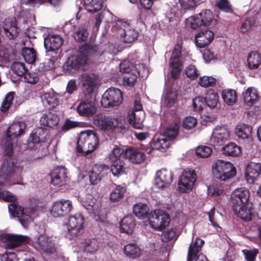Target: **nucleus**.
I'll return each mask as SVG.
<instances>
[{"label": "nucleus", "instance_id": "1", "mask_svg": "<svg viewBox=\"0 0 261 261\" xmlns=\"http://www.w3.org/2000/svg\"><path fill=\"white\" fill-rule=\"evenodd\" d=\"M103 50L97 45L84 46L81 48V53L77 56L69 57L63 66L64 71L67 74L75 73L83 65L88 62L90 58H96L102 55Z\"/></svg>", "mask_w": 261, "mask_h": 261}, {"label": "nucleus", "instance_id": "2", "mask_svg": "<svg viewBox=\"0 0 261 261\" xmlns=\"http://www.w3.org/2000/svg\"><path fill=\"white\" fill-rule=\"evenodd\" d=\"M25 129V124L23 122H17L12 124L7 130V134L2 140V149L4 155L11 156L13 154L14 148V140L12 137L15 138L21 136L24 133Z\"/></svg>", "mask_w": 261, "mask_h": 261}, {"label": "nucleus", "instance_id": "3", "mask_svg": "<svg viewBox=\"0 0 261 261\" xmlns=\"http://www.w3.org/2000/svg\"><path fill=\"white\" fill-rule=\"evenodd\" d=\"M99 139L94 130H87L82 132L77 142V150L84 154L94 151L98 147Z\"/></svg>", "mask_w": 261, "mask_h": 261}, {"label": "nucleus", "instance_id": "4", "mask_svg": "<svg viewBox=\"0 0 261 261\" xmlns=\"http://www.w3.org/2000/svg\"><path fill=\"white\" fill-rule=\"evenodd\" d=\"M215 177L225 181L234 177L236 174V168L230 162L221 160H217L212 167Z\"/></svg>", "mask_w": 261, "mask_h": 261}, {"label": "nucleus", "instance_id": "5", "mask_svg": "<svg viewBox=\"0 0 261 261\" xmlns=\"http://www.w3.org/2000/svg\"><path fill=\"white\" fill-rule=\"evenodd\" d=\"M84 222L85 219L81 214L70 216L68 222L65 224L67 229L66 238L71 240L81 235L84 232Z\"/></svg>", "mask_w": 261, "mask_h": 261}, {"label": "nucleus", "instance_id": "6", "mask_svg": "<svg viewBox=\"0 0 261 261\" xmlns=\"http://www.w3.org/2000/svg\"><path fill=\"white\" fill-rule=\"evenodd\" d=\"M9 212L13 217H17L21 224L25 227L32 219L35 217L36 208H26L24 209L16 203H10L8 205Z\"/></svg>", "mask_w": 261, "mask_h": 261}, {"label": "nucleus", "instance_id": "7", "mask_svg": "<svg viewBox=\"0 0 261 261\" xmlns=\"http://www.w3.org/2000/svg\"><path fill=\"white\" fill-rule=\"evenodd\" d=\"M195 171L191 169L184 170L179 177L178 189L182 193H188L192 190L197 180Z\"/></svg>", "mask_w": 261, "mask_h": 261}, {"label": "nucleus", "instance_id": "8", "mask_svg": "<svg viewBox=\"0 0 261 261\" xmlns=\"http://www.w3.org/2000/svg\"><path fill=\"white\" fill-rule=\"evenodd\" d=\"M129 123L135 128L141 129L145 119V113L139 99H136L134 103V110L129 111L127 113Z\"/></svg>", "mask_w": 261, "mask_h": 261}, {"label": "nucleus", "instance_id": "9", "mask_svg": "<svg viewBox=\"0 0 261 261\" xmlns=\"http://www.w3.org/2000/svg\"><path fill=\"white\" fill-rule=\"evenodd\" d=\"M123 120L121 117H108L102 114L95 115L93 117L94 124L101 129L108 130L114 127H121L122 121Z\"/></svg>", "mask_w": 261, "mask_h": 261}, {"label": "nucleus", "instance_id": "10", "mask_svg": "<svg viewBox=\"0 0 261 261\" xmlns=\"http://www.w3.org/2000/svg\"><path fill=\"white\" fill-rule=\"evenodd\" d=\"M122 99V94L119 89L110 88L103 94L101 104L104 108L113 107L119 105Z\"/></svg>", "mask_w": 261, "mask_h": 261}, {"label": "nucleus", "instance_id": "11", "mask_svg": "<svg viewBox=\"0 0 261 261\" xmlns=\"http://www.w3.org/2000/svg\"><path fill=\"white\" fill-rule=\"evenodd\" d=\"M119 27L118 33L120 35L122 41L129 43L136 40L138 36V32L135 28L133 23L125 21H119L117 23Z\"/></svg>", "mask_w": 261, "mask_h": 261}, {"label": "nucleus", "instance_id": "12", "mask_svg": "<svg viewBox=\"0 0 261 261\" xmlns=\"http://www.w3.org/2000/svg\"><path fill=\"white\" fill-rule=\"evenodd\" d=\"M149 223L151 227L158 230H162L167 227L170 221L169 215L161 210H155L151 214Z\"/></svg>", "mask_w": 261, "mask_h": 261}, {"label": "nucleus", "instance_id": "13", "mask_svg": "<svg viewBox=\"0 0 261 261\" xmlns=\"http://www.w3.org/2000/svg\"><path fill=\"white\" fill-rule=\"evenodd\" d=\"M79 81L84 93L91 96L97 86L99 79L98 76L94 73H84L79 77Z\"/></svg>", "mask_w": 261, "mask_h": 261}, {"label": "nucleus", "instance_id": "14", "mask_svg": "<svg viewBox=\"0 0 261 261\" xmlns=\"http://www.w3.org/2000/svg\"><path fill=\"white\" fill-rule=\"evenodd\" d=\"M72 208L71 201L63 199L54 202L49 208V213L54 217H61L68 214Z\"/></svg>", "mask_w": 261, "mask_h": 261}, {"label": "nucleus", "instance_id": "15", "mask_svg": "<svg viewBox=\"0 0 261 261\" xmlns=\"http://www.w3.org/2000/svg\"><path fill=\"white\" fill-rule=\"evenodd\" d=\"M173 181L172 172L166 169L163 168L158 170L154 177V186L161 190L169 187Z\"/></svg>", "mask_w": 261, "mask_h": 261}, {"label": "nucleus", "instance_id": "16", "mask_svg": "<svg viewBox=\"0 0 261 261\" xmlns=\"http://www.w3.org/2000/svg\"><path fill=\"white\" fill-rule=\"evenodd\" d=\"M181 52V45L177 44L175 45L169 64L171 68V76L173 79H177L182 69V63L180 59Z\"/></svg>", "mask_w": 261, "mask_h": 261}, {"label": "nucleus", "instance_id": "17", "mask_svg": "<svg viewBox=\"0 0 261 261\" xmlns=\"http://www.w3.org/2000/svg\"><path fill=\"white\" fill-rule=\"evenodd\" d=\"M229 137V133L227 128L222 126H216L213 129L210 142L214 146H219L228 140Z\"/></svg>", "mask_w": 261, "mask_h": 261}, {"label": "nucleus", "instance_id": "18", "mask_svg": "<svg viewBox=\"0 0 261 261\" xmlns=\"http://www.w3.org/2000/svg\"><path fill=\"white\" fill-rule=\"evenodd\" d=\"M2 241L8 242L7 247L13 248L18 246L28 243L30 238L26 236L16 235L9 233H3L1 236Z\"/></svg>", "mask_w": 261, "mask_h": 261}, {"label": "nucleus", "instance_id": "19", "mask_svg": "<svg viewBox=\"0 0 261 261\" xmlns=\"http://www.w3.org/2000/svg\"><path fill=\"white\" fill-rule=\"evenodd\" d=\"M203 243L204 241L201 239H196L194 243L189 247L187 261H208L205 255L202 254L196 256Z\"/></svg>", "mask_w": 261, "mask_h": 261}, {"label": "nucleus", "instance_id": "20", "mask_svg": "<svg viewBox=\"0 0 261 261\" xmlns=\"http://www.w3.org/2000/svg\"><path fill=\"white\" fill-rule=\"evenodd\" d=\"M67 169L63 167L55 168L50 174L51 183L54 186L60 187L66 185L68 181Z\"/></svg>", "mask_w": 261, "mask_h": 261}, {"label": "nucleus", "instance_id": "21", "mask_svg": "<svg viewBox=\"0 0 261 261\" xmlns=\"http://www.w3.org/2000/svg\"><path fill=\"white\" fill-rule=\"evenodd\" d=\"M3 27L4 33L6 37L10 39L16 38L19 33V29L17 27V22L14 18H8L3 22Z\"/></svg>", "mask_w": 261, "mask_h": 261}, {"label": "nucleus", "instance_id": "22", "mask_svg": "<svg viewBox=\"0 0 261 261\" xmlns=\"http://www.w3.org/2000/svg\"><path fill=\"white\" fill-rule=\"evenodd\" d=\"M215 37V34L211 30L202 29L195 35V43L200 48L205 47L210 44Z\"/></svg>", "mask_w": 261, "mask_h": 261}, {"label": "nucleus", "instance_id": "23", "mask_svg": "<svg viewBox=\"0 0 261 261\" xmlns=\"http://www.w3.org/2000/svg\"><path fill=\"white\" fill-rule=\"evenodd\" d=\"M249 197V192L246 188H240L235 189L231 194L232 206L246 204L248 202Z\"/></svg>", "mask_w": 261, "mask_h": 261}, {"label": "nucleus", "instance_id": "24", "mask_svg": "<svg viewBox=\"0 0 261 261\" xmlns=\"http://www.w3.org/2000/svg\"><path fill=\"white\" fill-rule=\"evenodd\" d=\"M52 238L45 235H41L36 242L35 246L46 253H53L56 249L55 242Z\"/></svg>", "mask_w": 261, "mask_h": 261}, {"label": "nucleus", "instance_id": "25", "mask_svg": "<svg viewBox=\"0 0 261 261\" xmlns=\"http://www.w3.org/2000/svg\"><path fill=\"white\" fill-rule=\"evenodd\" d=\"M77 113L82 116L89 117L96 112V108L94 102L85 100L81 101L76 108Z\"/></svg>", "mask_w": 261, "mask_h": 261}, {"label": "nucleus", "instance_id": "26", "mask_svg": "<svg viewBox=\"0 0 261 261\" xmlns=\"http://www.w3.org/2000/svg\"><path fill=\"white\" fill-rule=\"evenodd\" d=\"M109 167L103 165H95L89 172V179L92 184L95 185L107 174Z\"/></svg>", "mask_w": 261, "mask_h": 261}, {"label": "nucleus", "instance_id": "27", "mask_svg": "<svg viewBox=\"0 0 261 261\" xmlns=\"http://www.w3.org/2000/svg\"><path fill=\"white\" fill-rule=\"evenodd\" d=\"M261 171V165L254 162L250 163L247 166L245 178L249 184H253L257 179Z\"/></svg>", "mask_w": 261, "mask_h": 261}, {"label": "nucleus", "instance_id": "28", "mask_svg": "<svg viewBox=\"0 0 261 261\" xmlns=\"http://www.w3.org/2000/svg\"><path fill=\"white\" fill-rule=\"evenodd\" d=\"M62 43V39L57 35H49L44 39V45L47 51L58 50Z\"/></svg>", "mask_w": 261, "mask_h": 261}, {"label": "nucleus", "instance_id": "29", "mask_svg": "<svg viewBox=\"0 0 261 261\" xmlns=\"http://www.w3.org/2000/svg\"><path fill=\"white\" fill-rule=\"evenodd\" d=\"M95 199L91 194H87L83 196L81 201L83 205L89 213L96 215L98 213V206L95 204Z\"/></svg>", "mask_w": 261, "mask_h": 261}, {"label": "nucleus", "instance_id": "30", "mask_svg": "<svg viewBox=\"0 0 261 261\" xmlns=\"http://www.w3.org/2000/svg\"><path fill=\"white\" fill-rule=\"evenodd\" d=\"M170 144L171 142L163 134L155 136L152 141L154 148L163 152L168 149Z\"/></svg>", "mask_w": 261, "mask_h": 261}, {"label": "nucleus", "instance_id": "31", "mask_svg": "<svg viewBox=\"0 0 261 261\" xmlns=\"http://www.w3.org/2000/svg\"><path fill=\"white\" fill-rule=\"evenodd\" d=\"M125 154L129 160L134 164H139L144 161L146 158V156L143 152L135 148L126 149Z\"/></svg>", "mask_w": 261, "mask_h": 261}, {"label": "nucleus", "instance_id": "32", "mask_svg": "<svg viewBox=\"0 0 261 261\" xmlns=\"http://www.w3.org/2000/svg\"><path fill=\"white\" fill-rule=\"evenodd\" d=\"M243 97L244 102L248 106H251L256 103L259 98L256 89L253 87L248 88L243 93Z\"/></svg>", "mask_w": 261, "mask_h": 261}, {"label": "nucleus", "instance_id": "33", "mask_svg": "<svg viewBox=\"0 0 261 261\" xmlns=\"http://www.w3.org/2000/svg\"><path fill=\"white\" fill-rule=\"evenodd\" d=\"M135 226L134 218L132 216H125L121 221L120 231L128 234H131L134 230Z\"/></svg>", "mask_w": 261, "mask_h": 261}, {"label": "nucleus", "instance_id": "34", "mask_svg": "<svg viewBox=\"0 0 261 261\" xmlns=\"http://www.w3.org/2000/svg\"><path fill=\"white\" fill-rule=\"evenodd\" d=\"M40 121L41 124L44 126L54 127L59 123V118L55 114L48 113L42 115Z\"/></svg>", "mask_w": 261, "mask_h": 261}, {"label": "nucleus", "instance_id": "35", "mask_svg": "<svg viewBox=\"0 0 261 261\" xmlns=\"http://www.w3.org/2000/svg\"><path fill=\"white\" fill-rule=\"evenodd\" d=\"M42 102L44 106L48 109H52L58 105V99L57 95L53 92L44 93L41 96Z\"/></svg>", "mask_w": 261, "mask_h": 261}, {"label": "nucleus", "instance_id": "36", "mask_svg": "<svg viewBox=\"0 0 261 261\" xmlns=\"http://www.w3.org/2000/svg\"><path fill=\"white\" fill-rule=\"evenodd\" d=\"M236 133L239 138L248 142L252 141V127L249 125L243 124L237 126Z\"/></svg>", "mask_w": 261, "mask_h": 261}, {"label": "nucleus", "instance_id": "37", "mask_svg": "<svg viewBox=\"0 0 261 261\" xmlns=\"http://www.w3.org/2000/svg\"><path fill=\"white\" fill-rule=\"evenodd\" d=\"M241 148L235 143L230 142L225 145L222 149L223 154L231 156H238L241 154Z\"/></svg>", "mask_w": 261, "mask_h": 261}, {"label": "nucleus", "instance_id": "38", "mask_svg": "<svg viewBox=\"0 0 261 261\" xmlns=\"http://www.w3.org/2000/svg\"><path fill=\"white\" fill-rule=\"evenodd\" d=\"M177 97V93L175 90L172 89H167L163 96V102L167 107L170 108L176 102Z\"/></svg>", "mask_w": 261, "mask_h": 261}, {"label": "nucleus", "instance_id": "39", "mask_svg": "<svg viewBox=\"0 0 261 261\" xmlns=\"http://www.w3.org/2000/svg\"><path fill=\"white\" fill-rule=\"evenodd\" d=\"M85 9L89 13H95L102 9L103 0H83Z\"/></svg>", "mask_w": 261, "mask_h": 261}, {"label": "nucleus", "instance_id": "40", "mask_svg": "<svg viewBox=\"0 0 261 261\" xmlns=\"http://www.w3.org/2000/svg\"><path fill=\"white\" fill-rule=\"evenodd\" d=\"M261 64V56L256 51H252L247 57V66L250 69H257Z\"/></svg>", "mask_w": 261, "mask_h": 261}, {"label": "nucleus", "instance_id": "41", "mask_svg": "<svg viewBox=\"0 0 261 261\" xmlns=\"http://www.w3.org/2000/svg\"><path fill=\"white\" fill-rule=\"evenodd\" d=\"M13 166L10 167L8 163L4 162L2 165L0 170V177L4 179H6L9 175V173L13 171L14 172L20 173L22 170V167L20 166L14 165L13 164H12Z\"/></svg>", "mask_w": 261, "mask_h": 261}, {"label": "nucleus", "instance_id": "42", "mask_svg": "<svg viewBox=\"0 0 261 261\" xmlns=\"http://www.w3.org/2000/svg\"><path fill=\"white\" fill-rule=\"evenodd\" d=\"M233 209L235 213L242 219L249 221L251 219V212L245 204L233 206Z\"/></svg>", "mask_w": 261, "mask_h": 261}, {"label": "nucleus", "instance_id": "43", "mask_svg": "<svg viewBox=\"0 0 261 261\" xmlns=\"http://www.w3.org/2000/svg\"><path fill=\"white\" fill-rule=\"evenodd\" d=\"M124 252L127 257L134 259L140 256V249L135 244L130 243L124 246Z\"/></svg>", "mask_w": 261, "mask_h": 261}, {"label": "nucleus", "instance_id": "44", "mask_svg": "<svg viewBox=\"0 0 261 261\" xmlns=\"http://www.w3.org/2000/svg\"><path fill=\"white\" fill-rule=\"evenodd\" d=\"M126 189L121 186H117L111 192L110 199L111 201L115 202L120 200L124 196Z\"/></svg>", "mask_w": 261, "mask_h": 261}, {"label": "nucleus", "instance_id": "45", "mask_svg": "<svg viewBox=\"0 0 261 261\" xmlns=\"http://www.w3.org/2000/svg\"><path fill=\"white\" fill-rule=\"evenodd\" d=\"M222 96L224 102L228 105L234 104L237 100V95L235 90L225 89L222 92Z\"/></svg>", "mask_w": 261, "mask_h": 261}, {"label": "nucleus", "instance_id": "46", "mask_svg": "<svg viewBox=\"0 0 261 261\" xmlns=\"http://www.w3.org/2000/svg\"><path fill=\"white\" fill-rule=\"evenodd\" d=\"M149 211L148 206L144 203H138L133 206L134 214L139 218H143L146 216Z\"/></svg>", "mask_w": 261, "mask_h": 261}, {"label": "nucleus", "instance_id": "47", "mask_svg": "<svg viewBox=\"0 0 261 261\" xmlns=\"http://www.w3.org/2000/svg\"><path fill=\"white\" fill-rule=\"evenodd\" d=\"M178 133V125L173 123L166 128L163 135L171 142V140L174 139L177 137Z\"/></svg>", "mask_w": 261, "mask_h": 261}, {"label": "nucleus", "instance_id": "48", "mask_svg": "<svg viewBox=\"0 0 261 261\" xmlns=\"http://www.w3.org/2000/svg\"><path fill=\"white\" fill-rule=\"evenodd\" d=\"M22 55L25 61L29 64L33 63L36 59V53L33 48H23Z\"/></svg>", "mask_w": 261, "mask_h": 261}, {"label": "nucleus", "instance_id": "49", "mask_svg": "<svg viewBox=\"0 0 261 261\" xmlns=\"http://www.w3.org/2000/svg\"><path fill=\"white\" fill-rule=\"evenodd\" d=\"M202 25V21L198 15L191 16L186 20V26L189 29L195 30Z\"/></svg>", "mask_w": 261, "mask_h": 261}, {"label": "nucleus", "instance_id": "50", "mask_svg": "<svg viewBox=\"0 0 261 261\" xmlns=\"http://www.w3.org/2000/svg\"><path fill=\"white\" fill-rule=\"evenodd\" d=\"M98 248V242L95 239L86 240L83 244V249L86 252L93 253Z\"/></svg>", "mask_w": 261, "mask_h": 261}, {"label": "nucleus", "instance_id": "51", "mask_svg": "<svg viewBox=\"0 0 261 261\" xmlns=\"http://www.w3.org/2000/svg\"><path fill=\"white\" fill-rule=\"evenodd\" d=\"M197 15L202 21V25H208L214 18L212 12L208 10H203Z\"/></svg>", "mask_w": 261, "mask_h": 261}, {"label": "nucleus", "instance_id": "52", "mask_svg": "<svg viewBox=\"0 0 261 261\" xmlns=\"http://www.w3.org/2000/svg\"><path fill=\"white\" fill-rule=\"evenodd\" d=\"M204 99L205 100V105H206L208 107L213 109L217 105L219 95L216 93L210 92L207 94Z\"/></svg>", "mask_w": 261, "mask_h": 261}, {"label": "nucleus", "instance_id": "53", "mask_svg": "<svg viewBox=\"0 0 261 261\" xmlns=\"http://www.w3.org/2000/svg\"><path fill=\"white\" fill-rule=\"evenodd\" d=\"M181 7L184 10H189L197 7L203 2V0H178Z\"/></svg>", "mask_w": 261, "mask_h": 261}, {"label": "nucleus", "instance_id": "54", "mask_svg": "<svg viewBox=\"0 0 261 261\" xmlns=\"http://www.w3.org/2000/svg\"><path fill=\"white\" fill-rule=\"evenodd\" d=\"M111 162L112 164L111 171L114 176H118L124 172V163L122 161Z\"/></svg>", "mask_w": 261, "mask_h": 261}, {"label": "nucleus", "instance_id": "55", "mask_svg": "<svg viewBox=\"0 0 261 261\" xmlns=\"http://www.w3.org/2000/svg\"><path fill=\"white\" fill-rule=\"evenodd\" d=\"M124 152L123 148L116 146L110 152L109 154V159L111 162H116L121 161V156Z\"/></svg>", "mask_w": 261, "mask_h": 261}, {"label": "nucleus", "instance_id": "56", "mask_svg": "<svg viewBox=\"0 0 261 261\" xmlns=\"http://www.w3.org/2000/svg\"><path fill=\"white\" fill-rule=\"evenodd\" d=\"M4 185L3 182H0V198L5 201H15L17 197L8 191H3Z\"/></svg>", "mask_w": 261, "mask_h": 261}, {"label": "nucleus", "instance_id": "57", "mask_svg": "<svg viewBox=\"0 0 261 261\" xmlns=\"http://www.w3.org/2000/svg\"><path fill=\"white\" fill-rule=\"evenodd\" d=\"M195 152L197 156L203 158H206L212 154V149L209 146L202 145L198 146L196 148Z\"/></svg>", "mask_w": 261, "mask_h": 261}, {"label": "nucleus", "instance_id": "58", "mask_svg": "<svg viewBox=\"0 0 261 261\" xmlns=\"http://www.w3.org/2000/svg\"><path fill=\"white\" fill-rule=\"evenodd\" d=\"M216 80L213 76H203L200 77L198 84L202 87L213 86L216 83Z\"/></svg>", "mask_w": 261, "mask_h": 261}, {"label": "nucleus", "instance_id": "59", "mask_svg": "<svg viewBox=\"0 0 261 261\" xmlns=\"http://www.w3.org/2000/svg\"><path fill=\"white\" fill-rule=\"evenodd\" d=\"M197 124V119L193 116L186 117L182 121V126L186 129H191Z\"/></svg>", "mask_w": 261, "mask_h": 261}, {"label": "nucleus", "instance_id": "60", "mask_svg": "<svg viewBox=\"0 0 261 261\" xmlns=\"http://www.w3.org/2000/svg\"><path fill=\"white\" fill-rule=\"evenodd\" d=\"M223 191V187L220 184H214L208 187V193L212 196H219Z\"/></svg>", "mask_w": 261, "mask_h": 261}, {"label": "nucleus", "instance_id": "61", "mask_svg": "<svg viewBox=\"0 0 261 261\" xmlns=\"http://www.w3.org/2000/svg\"><path fill=\"white\" fill-rule=\"evenodd\" d=\"M193 107L195 111H200L205 107V100L204 98L198 96L193 100Z\"/></svg>", "mask_w": 261, "mask_h": 261}, {"label": "nucleus", "instance_id": "62", "mask_svg": "<svg viewBox=\"0 0 261 261\" xmlns=\"http://www.w3.org/2000/svg\"><path fill=\"white\" fill-rule=\"evenodd\" d=\"M216 4L219 9L226 13L232 12L231 5L228 0H219Z\"/></svg>", "mask_w": 261, "mask_h": 261}, {"label": "nucleus", "instance_id": "63", "mask_svg": "<svg viewBox=\"0 0 261 261\" xmlns=\"http://www.w3.org/2000/svg\"><path fill=\"white\" fill-rule=\"evenodd\" d=\"M11 68L14 73L19 76L23 75L25 71L24 64L19 62H14L12 65Z\"/></svg>", "mask_w": 261, "mask_h": 261}, {"label": "nucleus", "instance_id": "64", "mask_svg": "<svg viewBox=\"0 0 261 261\" xmlns=\"http://www.w3.org/2000/svg\"><path fill=\"white\" fill-rule=\"evenodd\" d=\"M133 68V63L128 60H124L120 64V71L122 73H129Z\"/></svg>", "mask_w": 261, "mask_h": 261}]
</instances>
